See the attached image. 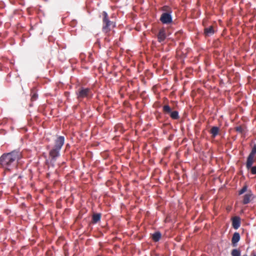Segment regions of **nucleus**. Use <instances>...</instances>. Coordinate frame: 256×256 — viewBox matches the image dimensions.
Segmentation results:
<instances>
[{
	"label": "nucleus",
	"instance_id": "nucleus-7",
	"mask_svg": "<svg viewBox=\"0 0 256 256\" xmlns=\"http://www.w3.org/2000/svg\"><path fill=\"white\" fill-rule=\"evenodd\" d=\"M232 225L234 229L237 230L238 228L240 226V218L238 216L233 218L232 220Z\"/></svg>",
	"mask_w": 256,
	"mask_h": 256
},
{
	"label": "nucleus",
	"instance_id": "nucleus-24",
	"mask_svg": "<svg viewBox=\"0 0 256 256\" xmlns=\"http://www.w3.org/2000/svg\"><path fill=\"white\" fill-rule=\"evenodd\" d=\"M252 256H256V254L253 253L252 254Z\"/></svg>",
	"mask_w": 256,
	"mask_h": 256
},
{
	"label": "nucleus",
	"instance_id": "nucleus-10",
	"mask_svg": "<svg viewBox=\"0 0 256 256\" xmlns=\"http://www.w3.org/2000/svg\"><path fill=\"white\" fill-rule=\"evenodd\" d=\"M204 32L206 36H210L214 34V30L213 27L212 26H210L207 28H205Z\"/></svg>",
	"mask_w": 256,
	"mask_h": 256
},
{
	"label": "nucleus",
	"instance_id": "nucleus-15",
	"mask_svg": "<svg viewBox=\"0 0 256 256\" xmlns=\"http://www.w3.org/2000/svg\"><path fill=\"white\" fill-rule=\"evenodd\" d=\"M163 111L165 114H170L172 112V109L168 105H164L163 106Z\"/></svg>",
	"mask_w": 256,
	"mask_h": 256
},
{
	"label": "nucleus",
	"instance_id": "nucleus-5",
	"mask_svg": "<svg viewBox=\"0 0 256 256\" xmlns=\"http://www.w3.org/2000/svg\"><path fill=\"white\" fill-rule=\"evenodd\" d=\"M160 20L164 24H169L172 22L171 12H164L161 15Z\"/></svg>",
	"mask_w": 256,
	"mask_h": 256
},
{
	"label": "nucleus",
	"instance_id": "nucleus-12",
	"mask_svg": "<svg viewBox=\"0 0 256 256\" xmlns=\"http://www.w3.org/2000/svg\"><path fill=\"white\" fill-rule=\"evenodd\" d=\"M161 234L159 232H156L152 234V238L154 241L158 242L161 238Z\"/></svg>",
	"mask_w": 256,
	"mask_h": 256
},
{
	"label": "nucleus",
	"instance_id": "nucleus-9",
	"mask_svg": "<svg viewBox=\"0 0 256 256\" xmlns=\"http://www.w3.org/2000/svg\"><path fill=\"white\" fill-rule=\"evenodd\" d=\"M240 234L238 232H236L234 234L232 239V242L234 246H236L237 243L240 240Z\"/></svg>",
	"mask_w": 256,
	"mask_h": 256
},
{
	"label": "nucleus",
	"instance_id": "nucleus-11",
	"mask_svg": "<svg viewBox=\"0 0 256 256\" xmlns=\"http://www.w3.org/2000/svg\"><path fill=\"white\" fill-rule=\"evenodd\" d=\"M254 156H252L250 154H249V156H248L246 164V166L248 169H250V168H252V166L254 161Z\"/></svg>",
	"mask_w": 256,
	"mask_h": 256
},
{
	"label": "nucleus",
	"instance_id": "nucleus-25",
	"mask_svg": "<svg viewBox=\"0 0 256 256\" xmlns=\"http://www.w3.org/2000/svg\"><path fill=\"white\" fill-rule=\"evenodd\" d=\"M242 256H248L247 255L245 254V255H244Z\"/></svg>",
	"mask_w": 256,
	"mask_h": 256
},
{
	"label": "nucleus",
	"instance_id": "nucleus-17",
	"mask_svg": "<svg viewBox=\"0 0 256 256\" xmlns=\"http://www.w3.org/2000/svg\"><path fill=\"white\" fill-rule=\"evenodd\" d=\"M236 132L242 134H244L246 133V128L242 126H238L236 127Z\"/></svg>",
	"mask_w": 256,
	"mask_h": 256
},
{
	"label": "nucleus",
	"instance_id": "nucleus-8",
	"mask_svg": "<svg viewBox=\"0 0 256 256\" xmlns=\"http://www.w3.org/2000/svg\"><path fill=\"white\" fill-rule=\"evenodd\" d=\"M157 37L158 41L160 42H164V40L166 38V32L164 29H161L160 30Z\"/></svg>",
	"mask_w": 256,
	"mask_h": 256
},
{
	"label": "nucleus",
	"instance_id": "nucleus-18",
	"mask_svg": "<svg viewBox=\"0 0 256 256\" xmlns=\"http://www.w3.org/2000/svg\"><path fill=\"white\" fill-rule=\"evenodd\" d=\"M231 254L232 256H240V252L238 249H234L232 251Z\"/></svg>",
	"mask_w": 256,
	"mask_h": 256
},
{
	"label": "nucleus",
	"instance_id": "nucleus-3",
	"mask_svg": "<svg viewBox=\"0 0 256 256\" xmlns=\"http://www.w3.org/2000/svg\"><path fill=\"white\" fill-rule=\"evenodd\" d=\"M102 15V30L105 34H108L111 30L112 28L115 26V24L109 20L106 12L104 11Z\"/></svg>",
	"mask_w": 256,
	"mask_h": 256
},
{
	"label": "nucleus",
	"instance_id": "nucleus-1",
	"mask_svg": "<svg viewBox=\"0 0 256 256\" xmlns=\"http://www.w3.org/2000/svg\"><path fill=\"white\" fill-rule=\"evenodd\" d=\"M64 142V136H58L54 140V145L49 152V159L46 160V164L48 168H54L57 158L60 156V150Z\"/></svg>",
	"mask_w": 256,
	"mask_h": 256
},
{
	"label": "nucleus",
	"instance_id": "nucleus-21",
	"mask_svg": "<svg viewBox=\"0 0 256 256\" xmlns=\"http://www.w3.org/2000/svg\"><path fill=\"white\" fill-rule=\"evenodd\" d=\"M251 168V172L252 174H256V166H252V168Z\"/></svg>",
	"mask_w": 256,
	"mask_h": 256
},
{
	"label": "nucleus",
	"instance_id": "nucleus-23",
	"mask_svg": "<svg viewBox=\"0 0 256 256\" xmlns=\"http://www.w3.org/2000/svg\"><path fill=\"white\" fill-rule=\"evenodd\" d=\"M76 21L75 20H74L70 22V26H74L76 24Z\"/></svg>",
	"mask_w": 256,
	"mask_h": 256
},
{
	"label": "nucleus",
	"instance_id": "nucleus-22",
	"mask_svg": "<svg viewBox=\"0 0 256 256\" xmlns=\"http://www.w3.org/2000/svg\"><path fill=\"white\" fill-rule=\"evenodd\" d=\"M38 96V95L36 94H32V100H35L37 99Z\"/></svg>",
	"mask_w": 256,
	"mask_h": 256
},
{
	"label": "nucleus",
	"instance_id": "nucleus-20",
	"mask_svg": "<svg viewBox=\"0 0 256 256\" xmlns=\"http://www.w3.org/2000/svg\"><path fill=\"white\" fill-rule=\"evenodd\" d=\"M250 154L252 156H254L255 154H256V144L254 146Z\"/></svg>",
	"mask_w": 256,
	"mask_h": 256
},
{
	"label": "nucleus",
	"instance_id": "nucleus-16",
	"mask_svg": "<svg viewBox=\"0 0 256 256\" xmlns=\"http://www.w3.org/2000/svg\"><path fill=\"white\" fill-rule=\"evenodd\" d=\"M170 117L174 119V120H176V119L178 118H179L178 112V111H174V112L172 111V112H170Z\"/></svg>",
	"mask_w": 256,
	"mask_h": 256
},
{
	"label": "nucleus",
	"instance_id": "nucleus-14",
	"mask_svg": "<svg viewBox=\"0 0 256 256\" xmlns=\"http://www.w3.org/2000/svg\"><path fill=\"white\" fill-rule=\"evenodd\" d=\"M101 218V215L100 214H94L92 216V221L94 223L98 222L99 220H100Z\"/></svg>",
	"mask_w": 256,
	"mask_h": 256
},
{
	"label": "nucleus",
	"instance_id": "nucleus-13",
	"mask_svg": "<svg viewBox=\"0 0 256 256\" xmlns=\"http://www.w3.org/2000/svg\"><path fill=\"white\" fill-rule=\"evenodd\" d=\"M219 128L217 126H213L210 130V132L212 134V136L214 138L216 137L218 134L219 132Z\"/></svg>",
	"mask_w": 256,
	"mask_h": 256
},
{
	"label": "nucleus",
	"instance_id": "nucleus-6",
	"mask_svg": "<svg viewBox=\"0 0 256 256\" xmlns=\"http://www.w3.org/2000/svg\"><path fill=\"white\" fill-rule=\"evenodd\" d=\"M253 198V194L251 190H248L244 196L242 203L244 204H248Z\"/></svg>",
	"mask_w": 256,
	"mask_h": 256
},
{
	"label": "nucleus",
	"instance_id": "nucleus-2",
	"mask_svg": "<svg viewBox=\"0 0 256 256\" xmlns=\"http://www.w3.org/2000/svg\"><path fill=\"white\" fill-rule=\"evenodd\" d=\"M21 158V154L18 150H14L8 154H3L0 157V164L5 169L11 170L16 164V161Z\"/></svg>",
	"mask_w": 256,
	"mask_h": 256
},
{
	"label": "nucleus",
	"instance_id": "nucleus-4",
	"mask_svg": "<svg viewBox=\"0 0 256 256\" xmlns=\"http://www.w3.org/2000/svg\"><path fill=\"white\" fill-rule=\"evenodd\" d=\"M77 95L78 98H88L92 96V94L90 88H82L78 90Z\"/></svg>",
	"mask_w": 256,
	"mask_h": 256
},
{
	"label": "nucleus",
	"instance_id": "nucleus-19",
	"mask_svg": "<svg viewBox=\"0 0 256 256\" xmlns=\"http://www.w3.org/2000/svg\"><path fill=\"white\" fill-rule=\"evenodd\" d=\"M247 190V186H244L240 191H239V194L241 195L244 193Z\"/></svg>",
	"mask_w": 256,
	"mask_h": 256
}]
</instances>
